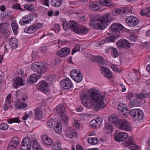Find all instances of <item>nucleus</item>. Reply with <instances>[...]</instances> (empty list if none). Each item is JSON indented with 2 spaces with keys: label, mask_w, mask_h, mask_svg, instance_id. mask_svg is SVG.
I'll return each instance as SVG.
<instances>
[{
  "label": "nucleus",
  "mask_w": 150,
  "mask_h": 150,
  "mask_svg": "<svg viewBox=\"0 0 150 150\" xmlns=\"http://www.w3.org/2000/svg\"><path fill=\"white\" fill-rule=\"evenodd\" d=\"M89 94L90 95V104L91 106H93L94 110L98 111L104 108L105 106L104 102V96L92 89H89Z\"/></svg>",
  "instance_id": "1"
},
{
  "label": "nucleus",
  "mask_w": 150,
  "mask_h": 150,
  "mask_svg": "<svg viewBox=\"0 0 150 150\" xmlns=\"http://www.w3.org/2000/svg\"><path fill=\"white\" fill-rule=\"evenodd\" d=\"M109 14L106 13L103 16L102 20L98 18L97 16H94L91 20L89 25L95 29H103L107 26L108 23L109 22Z\"/></svg>",
  "instance_id": "2"
},
{
  "label": "nucleus",
  "mask_w": 150,
  "mask_h": 150,
  "mask_svg": "<svg viewBox=\"0 0 150 150\" xmlns=\"http://www.w3.org/2000/svg\"><path fill=\"white\" fill-rule=\"evenodd\" d=\"M31 69L39 74H43L48 69V66L43 63L35 62L33 63L31 66Z\"/></svg>",
  "instance_id": "3"
},
{
  "label": "nucleus",
  "mask_w": 150,
  "mask_h": 150,
  "mask_svg": "<svg viewBox=\"0 0 150 150\" xmlns=\"http://www.w3.org/2000/svg\"><path fill=\"white\" fill-rule=\"evenodd\" d=\"M81 99L83 105L88 108H91L90 104V95L89 94V90L86 93L82 92L80 95Z\"/></svg>",
  "instance_id": "4"
},
{
  "label": "nucleus",
  "mask_w": 150,
  "mask_h": 150,
  "mask_svg": "<svg viewBox=\"0 0 150 150\" xmlns=\"http://www.w3.org/2000/svg\"><path fill=\"white\" fill-rule=\"evenodd\" d=\"M32 142H33V139H30L28 137H25L21 143V150H30Z\"/></svg>",
  "instance_id": "5"
},
{
  "label": "nucleus",
  "mask_w": 150,
  "mask_h": 150,
  "mask_svg": "<svg viewBox=\"0 0 150 150\" xmlns=\"http://www.w3.org/2000/svg\"><path fill=\"white\" fill-rule=\"evenodd\" d=\"M116 125L118 128L124 130L129 131L131 129L130 123L125 119L119 120Z\"/></svg>",
  "instance_id": "6"
},
{
  "label": "nucleus",
  "mask_w": 150,
  "mask_h": 150,
  "mask_svg": "<svg viewBox=\"0 0 150 150\" xmlns=\"http://www.w3.org/2000/svg\"><path fill=\"white\" fill-rule=\"evenodd\" d=\"M43 24L37 23L34 24L31 26L26 27L24 29V32L28 34H32L35 32L38 29L41 28Z\"/></svg>",
  "instance_id": "7"
},
{
  "label": "nucleus",
  "mask_w": 150,
  "mask_h": 150,
  "mask_svg": "<svg viewBox=\"0 0 150 150\" xmlns=\"http://www.w3.org/2000/svg\"><path fill=\"white\" fill-rule=\"evenodd\" d=\"M125 22L128 26L130 27L136 26L139 23V20L133 16H128L125 19Z\"/></svg>",
  "instance_id": "8"
},
{
  "label": "nucleus",
  "mask_w": 150,
  "mask_h": 150,
  "mask_svg": "<svg viewBox=\"0 0 150 150\" xmlns=\"http://www.w3.org/2000/svg\"><path fill=\"white\" fill-rule=\"evenodd\" d=\"M20 142L19 139L17 137H13L8 146V150H17Z\"/></svg>",
  "instance_id": "9"
},
{
  "label": "nucleus",
  "mask_w": 150,
  "mask_h": 150,
  "mask_svg": "<svg viewBox=\"0 0 150 150\" xmlns=\"http://www.w3.org/2000/svg\"><path fill=\"white\" fill-rule=\"evenodd\" d=\"M124 144L126 147H129L132 150H138L137 145L135 144V142L132 137H129L127 140Z\"/></svg>",
  "instance_id": "10"
},
{
  "label": "nucleus",
  "mask_w": 150,
  "mask_h": 150,
  "mask_svg": "<svg viewBox=\"0 0 150 150\" xmlns=\"http://www.w3.org/2000/svg\"><path fill=\"white\" fill-rule=\"evenodd\" d=\"M35 16L32 13H29L23 17L19 21V23L22 25L28 24L34 18Z\"/></svg>",
  "instance_id": "11"
},
{
  "label": "nucleus",
  "mask_w": 150,
  "mask_h": 150,
  "mask_svg": "<svg viewBox=\"0 0 150 150\" xmlns=\"http://www.w3.org/2000/svg\"><path fill=\"white\" fill-rule=\"evenodd\" d=\"M131 11L130 10L124 8H116L112 11V14L114 16H117L119 14L122 16L129 13Z\"/></svg>",
  "instance_id": "12"
},
{
  "label": "nucleus",
  "mask_w": 150,
  "mask_h": 150,
  "mask_svg": "<svg viewBox=\"0 0 150 150\" xmlns=\"http://www.w3.org/2000/svg\"><path fill=\"white\" fill-rule=\"evenodd\" d=\"M117 47L120 48L128 49L130 47V43L125 39H120L116 42Z\"/></svg>",
  "instance_id": "13"
},
{
  "label": "nucleus",
  "mask_w": 150,
  "mask_h": 150,
  "mask_svg": "<svg viewBox=\"0 0 150 150\" xmlns=\"http://www.w3.org/2000/svg\"><path fill=\"white\" fill-rule=\"evenodd\" d=\"M61 87L65 89H68L73 86V84L70 80L68 78L62 80L60 82Z\"/></svg>",
  "instance_id": "14"
},
{
  "label": "nucleus",
  "mask_w": 150,
  "mask_h": 150,
  "mask_svg": "<svg viewBox=\"0 0 150 150\" xmlns=\"http://www.w3.org/2000/svg\"><path fill=\"white\" fill-rule=\"evenodd\" d=\"M102 121L101 117H97L92 120L90 122L89 124L93 128H99L102 124Z\"/></svg>",
  "instance_id": "15"
},
{
  "label": "nucleus",
  "mask_w": 150,
  "mask_h": 150,
  "mask_svg": "<svg viewBox=\"0 0 150 150\" xmlns=\"http://www.w3.org/2000/svg\"><path fill=\"white\" fill-rule=\"evenodd\" d=\"M127 134L125 132H121L115 134V139L116 141L121 142L125 141L128 137Z\"/></svg>",
  "instance_id": "16"
},
{
  "label": "nucleus",
  "mask_w": 150,
  "mask_h": 150,
  "mask_svg": "<svg viewBox=\"0 0 150 150\" xmlns=\"http://www.w3.org/2000/svg\"><path fill=\"white\" fill-rule=\"evenodd\" d=\"M88 59L93 62L98 63L99 65H104L106 62V61L102 57H89Z\"/></svg>",
  "instance_id": "17"
},
{
  "label": "nucleus",
  "mask_w": 150,
  "mask_h": 150,
  "mask_svg": "<svg viewBox=\"0 0 150 150\" xmlns=\"http://www.w3.org/2000/svg\"><path fill=\"white\" fill-rule=\"evenodd\" d=\"M9 25L6 23H2L0 24V32L3 34L5 35L6 38L8 37L9 33L8 30V28Z\"/></svg>",
  "instance_id": "18"
},
{
  "label": "nucleus",
  "mask_w": 150,
  "mask_h": 150,
  "mask_svg": "<svg viewBox=\"0 0 150 150\" xmlns=\"http://www.w3.org/2000/svg\"><path fill=\"white\" fill-rule=\"evenodd\" d=\"M64 132L66 136L70 138H72L77 135V133L71 127H66Z\"/></svg>",
  "instance_id": "19"
},
{
  "label": "nucleus",
  "mask_w": 150,
  "mask_h": 150,
  "mask_svg": "<svg viewBox=\"0 0 150 150\" xmlns=\"http://www.w3.org/2000/svg\"><path fill=\"white\" fill-rule=\"evenodd\" d=\"M100 69L101 71L102 75L105 77L109 78H112V73L110 70L109 68H107L101 66Z\"/></svg>",
  "instance_id": "20"
},
{
  "label": "nucleus",
  "mask_w": 150,
  "mask_h": 150,
  "mask_svg": "<svg viewBox=\"0 0 150 150\" xmlns=\"http://www.w3.org/2000/svg\"><path fill=\"white\" fill-rule=\"evenodd\" d=\"M8 43L11 49H15L18 46V40L14 37H11L9 39Z\"/></svg>",
  "instance_id": "21"
},
{
  "label": "nucleus",
  "mask_w": 150,
  "mask_h": 150,
  "mask_svg": "<svg viewBox=\"0 0 150 150\" xmlns=\"http://www.w3.org/2000/svg\"><path fill=\"white\" fill-rule=\"evenodd\" d=\"M23 81V79L16 77L13 80V86L14 88H17L19 86L24 85Z\"/></svg>",
  "instance_id": "22"
},
{
  "label": "nucleus",
  "mask_w": 150,
  "mask_h": 150,
  "mask_svg": "<svg viewBox=\"0 0 150 150\" xmlns=\"http://www.w3.org/2000/svg\"><path fill=\"white\" fill-rule=\"evenodd\" d=\"M88 6L89 8L93 11H99L100 9V4L97 1L90 3Z\"/></svg>",
  "instance_id": "23"
},
{
  "label": "nucleus",
  "mask_w": 150,
  "mask_h": 150,
  "mask_svg": "<svg viewBox=\"0 0 150 150\" xmlns=\"http://www.w3.org/2000/svg\"><path fill=\"white\" fill-rule=\"evenodd\" d=\"M70 53V50L68 47H64L61 49L60 50L57 52L58 55L61 56H67Z\"/></svg>",
  "instance_id": "24"
},
{
  "label": "nucleus",
  "mask_w": 150,
  "mask_h": 150,
  "mask_svg": "<svg viewBox=\"0 0 150 150\" xmlns=\"http://www.w3.org/2000/svg\"><path fill=\"white\" fill-rule=\"evenodd\" d=\"M110 28L111 30L113 32H118L123 30L124 28L122 25L117 23L112 24Z\"/></svg>",
  "instance_id": "25"
},
{
  "label": "nucleus",
  "mask_w": 150,
  "mask_h": 150,
  "mask_svg": "<svg viewBox=\"0 0 150 150\" xmlns=\"http://www.w3.org/2000/svg\"><path fill=\"white\" fill-rule=\"evenodd\" d=\"M14 105L16 108L18 109H24L28 106L27 104L24 102H21V100H17L14 104Z\"/></svg>",
  "instance_id": "26"
},
{
  "label": "nucleus",
  "mask_w": 150,
  "mask_h": 150,
  "mask_svg": "<svg viewBox=\"0 0 150 150\" xmlns=\"http://www.w3.org/2000/svg\"><path fill=\"white\" fill-rule=\"evenodd\" d=\"M39 89L42 92L46 93L48 91V84L46 82L43 81L40 83Z\"/></svg>",
  "instance_id": "27"
},
{
  "label": "nucleus",
  "mask_w": 150,
  "mask_h": 150,
  "mask_svg": "<svg viewBox=\"0 0 150 150\" xmlns=\"http://www.w3.org/2000/svg\"><path fill=\"white\" fill-rule=\"evenodd\" d=\"M89 31V29L84 26H82L79 27L77 30V33L82 34L85 35L88 33Z\"/></svg>",
  "instance_id": "28"
},
{
  "label": "nucleus",
  "mask_w": 150,
  "mask_h": 150,
  "mask_svg": "<svg viewBox=\"0 0 150 150\" xmlns=\"http://www.w3.org/2000/svg\"><path fill=\"white\" fill-rule=\"evenodd\" d=\"M11 25L14 34L15 35H17L19 27L16 21L15 20L12 21L11 23Z\"/></svg>",
  "instance_id": "29"
},
{
  "label": "nucleus",
  "mask_w": 150,
  "mask_h": 150,
  "mask_svg": "<svg viewBox=\"0 0 150 150\" xmlns=\"http://www.w3.org/2000/svg\"><path fill=\"white\" fill-rule=\"evenodd\" d=\"M40 78V76L32 74L28 78L27 81L28 83H32L36 82Z\"/></svg>",
  "instance_id": "30"
},
{
  "label": "nucleus",
  "mask_w": 150,
  "mask_h": 150,
  "mask_svg": "<svg viewBox=\"0 0 150 150\" xmlns=\"http://www.w3.org/2000/svg\"><path fill=\"white\" fill-rule=\"evenodd\" d=\"M35 117L37 120H40L42 117L43 113L41 109L38 108L34 109Z\"/></svg>",
  "instance_id": "31"
},
{
  "label": "nucleus",
  "mask_w": 150,
  "mask_h": 150,
  "mask_svg": "<svg viewBox=\"0 0 150 150\" xmlns=\"http://www.w3.org/2000/svg\"><path fill=\"white\" fill-rule=\"evenodd\" d=\"M42 139L44 143L47 146H51L53 144V141L52 139L46 135L43 136Z\"/></svg>",
  "instance_id": "32"
},
{
  "label": "nucleus",
  "mask_w": 150,
  "mask_h": 150,
  "mask_svg": "<svg viewBox=\"0 0 150 150\" xmlns=\"http://www.w3.org/2000/svg\"><path fill=\"white\" fill-rule=\"evenodd\" d=\"M108 120L110 123L113 124L116 123V124L119 120L117 117V115L116 114H112L109 116L108 117Z\"/></svg>",
  "instance_id": "33"
},
{
  "label": "nucleus",
  "mask_w": 150,
  "mask_h": 150,
  "mask_svg": "<svg viewBox=\"0 0 150 150\" xmlns=\"http://www.w3.org/2000/svg\"><path fill=\"white\" fill-rule=\"evenodd\" d=\"M33 150H43L36 139H33Z\"/></svg>",
  "instance_id": "34"
},
{
  "label": "nucleus",
  "mask_w": 150,
  "mask_h": 150,
  "mask_svg": "<svg viewBox=\"0 0 150 150\" xmlns=\"http://www.w3.org/2000/svg\"><path fill=\"white\" fill-rule=\"evenodd\" d=\"M140 14L142 16L150 17V7H148L142 9L141 11Z\"/></svg>",
  "instance_id": "35"
},
{
  "label": "nucleus",
  "mask_w": 150,
  "mask_h": 150,
  "mask_svg": "<svg viewBox=\"0 0 150 150\" xmlns=\"http://www.w3.org/2000/svg\"><path fill=\"white\" fill-rule=\"evenodd\" d=\"M56 110L57 112L60 114V115L61 114H66L65 108L63 105H59L57 106L56 108Z\"/></svg>",
  "instance_id": "36"
},
{
  "label": "nucleus",
  "mask_w": 150,
  "mask_h": 150,
  "mask_svg": "<svg viewBox=\"0 0 150 150\" xmlns=\"http://www.w3.org/2000/svg\"><path fill=\"white\" fill-rule=\"evenodd\" d=\"M61 143L60 141L57 140L54 142L52 147V150H62Z\"/></svg>",
  "instance_id": "37"
},
{
  "label": "nucleus",
  "mask_w": 150,
  "mask_h": 150,
  "mask_svg": "<svg viewBox=\"0 0 150 150\" xmlns=\"http://www.w3.org/2000/svg\"><path fill=\"white\" fill-rule=\"evenodd\" d=\"M138 99L139 98H138L136 99H133L130 102L129 105L131 108L139 106L140 103Z\"/></svg>",
  "instance_id": "38"
},
{
  "label": "nucleus",
  "mask_w": 150,
  "mask_h": 150,
  "mask_svg": "<svg viewBox=\"0 0 150 150\" xmlns=\"http://www.w3.org/2000/svg\"><path fill=\"white\" fill-rule=\"evenodd\" d=\"M140 110V109H132L130 111V113L132 117L134 119V121L136 120V117L137 116Z\"/></svg>",
  "instance_id": "39"
},
{
  "label": "nucleus",
  "mask_w": 150,
  "mask_h": 150,
  "mask_svg": "<svg viewBox=\"0 0 150 150\" xmlns=\"http://www.w3.org/2000/svg\"><path fill=\"white\" fill-rule=\"evenodd\" d=\"M54 127V131L58 134H60L62 131V128L61 123L57 122Z\"/></svg>",
  "instance_id": "40"
},
{
  "label": "nucleus",
  "mask_w": 150,
  "mask_h": 150,
  "mask_svg": "<svg viewBox=\"0 0 150 150\" xmlns=\"http://www.w3.org/2000/svg\"><path fill=\"white\" fill-rule=\"evenodd\" d=\"M69 29L73 31H77V23L74 21H71L69 22Z\"/></svg>",
  "instance_id": "41"
},
{
  "label": "nucleus",
  "mask_w": 150,
  "mask_h": 150,
  "mask_svg": "<svg viewBox=\"0 0 150 150\" xmlns=\"http://www.w3.org/2000/svg\"><path fill=\"white\" fill-rule=\"evenodd\" d=\"M63 0H51V5L55 7H58L60 6L62 4Z\"/></svg>",
  "instance_id": "42"
},
{
  "label": "nucleus",
  "mask_w": 150,
  "mask_h": 150,
  "mask_svg": "<svg viewBox=\"0 0 150 150\" xmlns=\"http://www.w3.org/2000/svg\"><path fill=\"white\" fill-rule=\"evenodd\" d=\"M57 123L54 119H51L49 120L47 122V126L49 128H51L54 127Z\"/></svg>",
  "instance_id": "43"
},
{
  "label": "nucleus",
  "mask_w": 150,
  "mask_h": 150,
  "mask_svg": "<svg viewBox=\"0 0 150 150\" xmlns=\"http://www.w3.org/2000/svg\"><path fill=\"white\" fill-rule=\"evenodd\" d=\"M136 96L139 99H142L144 98H147L150 96V92L146 93H141L140 94H135Z\"/></svg>",
  "instance_id": "44"
},
{
  "label": "nucleus",
  "mask_w": 150,
  "mask_h": 150,
  "mask_svg": "<svg viewBox=\"0 0 150 150\" xmlns=\"http://www.w3.org/2000/svg\"><path fill=\"white\" fill-rule=\"evenodd\" d=\"M81 74L79 71L77 69L72 70L70 73V75L71 77L73 79L75 77L78 76L79 74Z\"/></svg>",
  "instance_id": "45"
},
{
  "label": "nucleus",
  "mask_w": 150,
  "mask_h": 150,
  "mask_svg": "<svg viewBox=\"0 0 150 150\" xmlns=\"http://www.w3.org/2000/svg\"><path fill=\"white\" fill-rule=\"evenodd\" d=\"M60 116L62 123L64 125L67 124L68 123V117L66 116V114H61Z\"/></svg>",
  "instance_id": "46"
},
{
  "label": "nucleus",
  "mask_w": 150,
  "mask_h": 150,
  "mask_svg": "<svg viewBox=\"0 0 150 150\" xmlns=\"http://www.w3.org/2000/svg\"><path fill=\"white\" fill-rule=\"evenodd\" d=\"M88 141L91 144H96L98 143V140L96 137H90L88 138Z\"/></svg>",
  "instance_id": "47"
},
{
  "label": "nucleus",
  "mask_w": 150,
  "mask_h": 150,
  "mask_svg": "<svg viewBox=\"0 0 150 150\" xmlns=\"http://www.w3.org/2000/svg\"><path fill=\"white\" fill-rule=\"evenodd\" d=\"M144 118V114L142 110H140L137 116L136 117L135 121L142 120Z\"/></svg>",
  "instance_id": "48"
},
{
  "label": "nucleus",
  "mask_w": 150,
  "mask_h": 150,
  "mask_svg": "<svg viewBox=\"0 0 150 150\" xmlns=\"http://www.w3.org/2000/svg\"><path fill=\"white\" fill-rule=\"evenodd\" d=\"M99 2L100 4L102 5L110 7L111 6V4L109 0H99Z\"/></svg>",
  "instance_id": "49"
},
{
  "label": "nucleus",
  "mask_w": 150,
  "mask_h": 150,
  "mask_svg": "<svg viewBox=\"0 0 150 150\" xmlns=\"http://www.w3.org/2000/svg\"><path fill=\"white\" fill-rule=\"evenodd\" d=\"M72 123L73 125L76 129H79L80 127V124L77 120L74 118L72 119Z\"/></svg>",
  "instance_id": "50"
},
{
  "label": "nucleus",
  "mask_w": 150,
  "mask_h": 150,
  "mask_svg": "<svg viewBox=\"0 0 150 150\" xmlns=\"http://www.w3.org/2000/svg\"><path fill=\"white\" fill-rule=\"evenodd\" d=\"M25 75V73L23 70L20 69L16 74V77L19 78H22L23 79Z\"/></svg>",
  "instance_id": "51"
},
{
  "label": "nucleus",
  "mask_w": 150,
  "mask_h": 150,
  "mask_svg": "<svg viewBox=\"0 0 150 150\" xmlns=\"http://www.w3.org/2000/svg\"><path fill=\"white\" fill-rule=\"evenodd\" d=\"M111 52L113 56H118V53L117 49L113 47L110 48Z\"/></svg>",
  "instance_id": "52"
},
{
  "label": "nucleus",
  "mask_w": 150,
  "mask_h": 150,
  "mask_svg": "<svg viewBox=\"0 0 150 150\" xmlns=\"http://www.w3.org/2000/svg\"><path fill=\"white\" fill-rule=\"evenodd\" d=\"M104 128L105 129L108 130V132H111L113 130L112 126L108 123H106L105 124Z\"/></svg>",
  "instance_id": "53"
},
{
  "label": "nucleus",
  "mask_w": 150,
  "mask_h": 150,
  "mask_svg": "<svg viewBox=\"0 0 150 150\" xmlns=\"http://www.w3.org/2000/svg\"><path fill=\"white\" fill-rule=\"evenodd\" d=\"M83 79V76L81 73L79 74L78 76H76L73 79L76 82L79 83L81 82Z\"/></svg>",
  "instance_id": "54"
},
{
  "label": "nucleus",
  "mask_w": 150,
  "mask_h": 150,
  "mask_svg": "<svg viewBox=\"0 0 150 150\" xmlns=\"http://www.w3.org/2000/svg\"><path fill=\"white\" fill-rule=\"evenodd\" d=\"M138 37L137 34H132L129 35V40L132 41H134L136 40Z\"/></svg>",
  "instance_id": "55"
},
{
  "label": "nucleus",
  "mask_w": 150,
  "mask_h": 150,
  "mask_svg": "<svg viewBox=\"0 0 150 150\" xmlns=\"http://www.w3.org/2000/svg\"><path fill=\"white\" fill-rule=\"evenodd\" d=\"M127 107V106L126 104L122 103H120L118 105V109L119 111L120 112Z\"/></svg>",
  "instance_id": "56"
},
{
  "label": "nucleus",
  "mask_w": 150,
  "mask_h": 150,
  "mask_svg": "<svg viewBox=\"0 0 150 150\" xmlns=\"http://www.w3.org/2000/svg\"><path fill=\"white\" fill-rule=\"evenodd\" d=\"M12 7L13 8L15 9L23 10L20 5L17 3H15L13 4L12 6Z\"/></svg>",
  "instance_id": "57"
},
{
  "label": "nucleus",
  "mask_w": 150,
  "mask_h": 150,
  "mask_svg": "<svg viewBox=\"0 0 150 150\" xmlns=\"http://www.w3.org/2000/svg\"><path fill=\"white\" fill-rule=\"evenodd\" d=\"M24 8L26 10L29 11H32L34 9V6L33 4H25Z\"/></svg>",
  "instance_id": "58"
},
{
  "label": "nucleus",
  "mask_w": 150,
  "mask_h": 150,
  "mask_svg": "<svg viewBox=\"0 0 150 150\" xmlns=\"http://www.w3.org/2000/svg\"><path fill=\"white\" fill-rule=\"evenodd\" d=\"M33 114L31 111H30L28 113H26L25 115L23 116V119L24 120H25L27 119L28 117H33Z\"/></svg>",
  "instance_id": "59"
},
{
  "label": "nucleus",
  "mask_w": 150,
  "mask_h": 150,
  "mask_svg": "<svg viewBox=\"0 0 150 150\" xmlns=\"http://www.w3.org/2000/svg\"><path fill=\"white\" fill-rule=\"evenodd\" d=\"M80 47L79 45H76L74 47V49L72 50L71 54L72 55H73L76 52L78 51H79L80 50Z\"/></svg>",
  "instance_id": "60"
},
{
  "label": "nucleus",
  "mask_w": 150,
  "mask_h": 150,
  "mask_svg": "<svg viewBox=\"0 0 150 150\" xmlns=\"http://www.w3.org/2000/svg\"><path fill=\"white\" fill-rule=\"evenodd\" d=\"M120 112H122V114L123 115L125 116V118H126L128 115L129 112V111L128 109V107L125 108L122 110Z\"/></svg>",
  "instance_id": "61"
},
{
  "label": "nucleus",
  "mask_w": 150,
  "mask_h": 150,
  "mask_svg": "<svg viewBox=\"0 0 150 150\" xmlns=\"http://www.w3.org/2000/svg\"><path fill=\"white\" fill-rule=\"evenodd\" d=\"M8 128V125L6 123H2L0 124V129L2 130H5Z\"/></svg>",
  "instance_id": "62"
},
{
  "label": "nucleus",
  "mask_w": 150,
  "mask_h": 150,
  "mask_svg": "<svg viewBox=\"0 0 150 150\" xmlns=\"http://www.w3.org/2000/svg\"><path fill=\"white\" fill-rule=\"evenodd\" d=\"M7 122L9 124L12 123L14 122L18 123L19 120L17 118H14L13 119H9L7 120Z\"/></svg>",
  "instance_id": "63"
},
{
  "label": "nucleus",
  "mask_w": 150,
  "mask_h": 150,
  "mask_svg": "<svg viewBox=\"0 0 150 150\" xmlns=\"http://www.w3.org/2000/svg\"><path fill=\"white\" fill-rule=\"evenodd\" d=\"M47 79L50 83H51L55 79V76L53 75H50L47 77Z\"/></svg>",
  "instance_id": "64"
}]
</instances>
